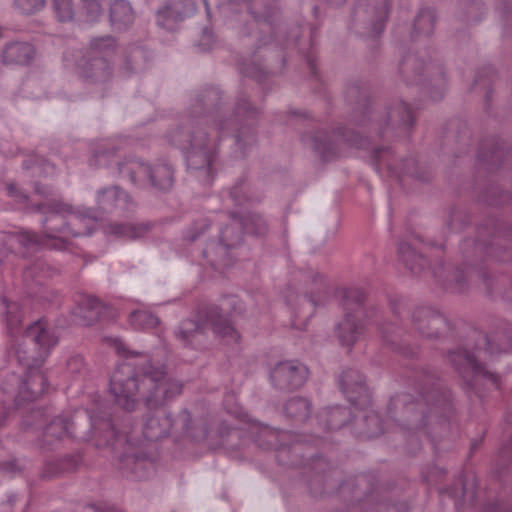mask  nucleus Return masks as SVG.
<instances>
[{"label":"nucleus","instance_id":"1","mask_svg":"<svg viewBox=\"0 0 512 512\" xmlns=\"http://www.w3.org/2000/svg\"><path fill=\"white\" fill-rule=\"evenodd\" d=\"M57 341L56 335L43 322L30 325L25 331L23 341L15 349V356L23 368L25 379L20 381L15 374L8 376L3 382V391L14 396L17 401H31L44 394L48 384L39 368Z\"/></svg>","mask_w":512,"mask_h":512},{"label":"nucleus","instance_id":"2","mask_svg":"<svg viewBox=\"0 0 512 512\" xmlns=\"http://www.w3.org/2000/svg\"><path fill=\"white\" fill-rule=\"evenodd\" d=\"M95 227V220L90 215L72 214L68 221V226L64 227L60 234L62 236H46L39 239L34 233L25 231L19 234L18 242L25 248L47 247L62 249L65 247L63 238L72 235L74 237L89 235Z\"/></svg>","mask_w":512,"mask_h":512},{"label":"nucleus","instance_id":"3","mask_svg":"<svg viewBox=\"0 0 512 512\" xmlns=\"http://www.w3.org/2000/svg\"><path fill=\"white\" fill-rule=\"evenodd\" d=\"M137 382L134 377V364L130 361L121 363L111 377L110 390L117 404L126 410L135 407L137 393L140 390Z\"/></svg>","mask_w":512,"mask_h":512},{"label":"nucleus","instance_id":"4","mask_svg":"<svg viewBox=\"0 0 512 512\" xmlns=\"http://www.w3.org/2000/svg\"><path fill=\"white\" fill-rule=\"evenodd\" d=\"M211 329L214 334L223 338L227 344L236 343L239 339L238 332L230 325L228 320L220 314L212 313L209 320L202 326H199L192 320H186L182 323L179 335L182 340L193 343L202 338L204 330Z\"/></svg>","mask_w":512,"mask_h":512},{"label":"nucleus","instance_id":"5","mask_svg":"<svg viewBox=\"0 0 512 512\" xmlns=\"http://www.w3.org/2000/svg\"><path fill=\"white\" fill-rule=\"evenodd\" d=\"M141 384L147 395H144L148 405L159 404L162 401L177 395L182 390V385L178 381L165 378V372L162 368H156L153 371H145L141 378Z\"/></svg>","mask_w":512,"mask_h":512},{"label":"nucleus","instance_id":"6","mask_svg":"<svg viewBox=\"0 0 512 512\" xmlns=\"http://www.w3.org/2000/svg\"><path fill=\"white\" fill-rule=\"evenodd\" d=\"M307 377V367L294 361L279 363L271 372V380L280 387H300Z\"/></svg>","mask_w":512,"mask_h":512},{"label":"nucleus","instance_id":"7","mask_svg":"<svg viewBox=\"0 0 512 512\" xmlns=\"http://www.w3.org/2000/svg\"><path fill=\"white\" fill-rule=\"evenodd\" d=\"M130 166L133 169L131 179L135 182L147 178L152 185L160 189H168L172 186V173L167 166H159L153 171L146 164L137 161L131 162Z\"/></svg>","mask_w":512,"mask_h":512},{"label":"nucleus","instance_id":"8","mask_svg":"<svg viewBox=\"0 0 512 512\" xmlns=\"http://www.w3.org/2000/svg\"><path fill=\"white\" fill-rule=\"evenodd\" d=\"M100 309V303L96 298L81 296L72 315L78 324L89 325L99 317Z\"/></svg>","mask_w":512,"mask_h":512},{"label":"nucleus","instance_id":"9","mask_svg":"<svg viewBox=\"0 0 512 512\" xmlns=\"http://www.w3.org/2000/svg\"><path fill=\"white\" fill-rule=\"evenodd\" d=\"M35 55V50L29 43H11L3 52L5 63L25 64Z\"/></svg>","mask_w":512,"mask_h":512},{"label":"nucleus","instance_id":"10","mask_svg":"<svg viewBox=\"0 0 512 512\" xmlns=\"http://www.w3.org/2000/svg\"><path fill=\"white\" fill-rule=\"evenodd\" d=\"M98 203L105 211H111L114 208L124 209L128 203V196L119 188L113 187L99 194Z\"/></svg>","mask_w":512,"mask_h":512},{"label":"nucleus","instance_id":"11","mask_svg":"<svg viewBox=\"0 0 512 512\" xmlns=\"http://www.w3.org/2000/svg\"><path fill=\"white\" fill-rule=\"evenodd\" d=\"M359 334L360 326L356 324L355 319L352 316H347L338 325V336L344 345H350L355 342Z\"/></svg>","mask_w":512,"mask_h":512},{"label":"nucleus","instance_id":"12","mask_svg":"<svg viewBox=\"0 0 512 512\" xmlns=\"http://www.w3.org/2000/svg\"><path fill=\"white\" fill-rule=\"evenodd\" d=\"M110 18L113 25L117 23L129 24L133 20L131 6L124 0L115 1L110 10Z\"/></svg>","mask_w":512,"mask_h":512},{"label":"nucleus","instance_id":"13","mask_svg":"<svg viewBox=\"0 0 512 512\" xmlns=\"http://www.w3.org/2000/svg\"><path fill=\"white\" fill-rule=\"evenodd\" d=\"M354 376L353 372H349L344 374L341 377L340 383L343 389V392L347 395L349 401L353 405H358V399L352 395L353 392L359 393V395L363 398L368 399V394L366 388L361 382H356L354 385H350L349 379H352Z\"/></svg>","mask_w":512,"mask_h":512},{"label":"nucleus","instance_id":"14","mask_svg":"<svg viewBox=\"0 0 512 512\" xmlns=\"http://www.w3.org/2000/svg\"><path fill=\"white\" fill-rule=\"evenodd\" d=\"M130 323L135 329H148L155 327L158 319L148 311L138 310L131 314Z\"/></svg>","mask_w":512,"mask_h":512},{"label":"nucleus","instance_id":"15","mask_svg":"<svg viewBox=\"0 0 512 512\" xmlns=\"http://www.w3.org/2000/svg\"><path fill=\"white\" fill-rule=\"evenodd\" d=\"M142 227H136L131 224L113 225L109 227L108 233L126 239H135L141 236Z\"/></svg>","mask_w":512,"mask_h":512},{"label":"nucleus","instance_id":"16","mask_svg":"<svg viewBox=\"0 0 512 512\" xmlns=\"http://www.w3.org/2000/svg\"><path fill=\"white\" fill-rule=\"evenodd\" d=\"M286 413L293 417H305L310 411V403L302 398H294L287 402Z\"/></svg>","mask_w":512,"mask_h":512},{"label":"nucleus","instance_id":"17","mask_svg":"<svg viewBox=\"0 0 512 512\" xmlns=\"http://www.w3.org/2000/svg\"><path fill=\"white\" fill-rule=\"evenodd\" d=\"M163 427H158L156 419H150L146 425L145 436L150 440H156L168 434L170 420L164 419Z\"/></svg>","mask_w":512,"mask_h":512},{"label":"nucleus","instance_id":"18","mask_svg":"<svg viewBox=\"0 0 512 512\" xmlns=\"http://www.w3.org/2000/svg\"><path fill=\"white\" fill-rule=\"evenodd\" d=\"M3 305L6 309L7 326L12 333L21 322L20 308L17 303H7L6 300H3Z\"/></svg>","mask_w":512,"mask_h":512},{"label":"nucleus","instance_id":"19","mask_svg":"<svg viewBox=\"0 0 512 512\" xmlns=\"http://www.w3.org/2000/svg\"><path fill=\"white\" fill-rule=\"evenodd\" d=\"M56 14L60 21L70 20L73 15L71 0H54Z\"/></svg>","mask_w":512,"mask_h":512},{"label":"nucleus","instance_id":"20","mask_svg":"<svg viewBox=\"0 0 512 512\" xmlns=\"http://www.w3.org/2000/svg\"><path fill=\"white\" fill-rule=\"evenodd\" d=\"M47 433L51 436L61 438L66 434H70V424L62 419L54 420L48 427Z\"/></svg>","mask_w":512,"mask_h":512},{"label":"nucleus","instance_id":"21","mask_svg":"<svg viewBox=\"0 0 512 512\" xmlns=\"http://www.w3.org/2000/svg\"><path fill=\"white\" fill-rule=\"evenodd\" d=\"M45 0H17L19 8L24 13H32L43 7Z\"/></svg>","mask_w":512,"mask_h":512},{"label":"nucleus","instance_id":"22","mask_svg":"<svg viewBox=\"0 0 512 512\" xmlns=\"http://www.w3.org/2000/svg\"><path fill=\"white\" fill-rule=\"evenodd\" d=\"M346 414V409L345 408H340V407H336L332 410L331 412V423L330 425L332 427H338L339 424L337 422V419L340 417V416H343Z\"/></svg>","mask_w":512,"mask_h":512},{"label":"nucleus","instance_id":"23","mask_svg":"<svg viewBox=\"0 0 512 512\" xmlns=\"http://www.w3.org/2000/svg\"><path fill=\"white\" fill-rule=\"evenodd\" d=\"M88 6V11L90 14L98 15L101 11L100 5L97 0H85Z\"/></svg>","mask_w":512,"mask_h":512},{"label":"nucleus","instance_id":"24","mask_svg":"<svg viewBox=\"0 0 512 512\" xmlns=\"http://www.w3.org/2000/svg\"><path fill=\"white\" fill-rule=\"evenodd\" d=\"M172 14H173V12L169 8L159 11L158 23L162 26L168 27V25H166V23H165V19L167 16H171Z\"/></svg>","mask_w":512,"mask_h":512},{"label":"nucleus","instance_id":"25","mask_svg":"<svg viewBox=\"0 0 512 512\" xmlns=\"http://www.w3.org/2000/svg\"><path fill=\"white\" fill-rule=\"evenodd\" d=\"M115 42L112 38L108 37V38H105V39H101L97 42V47L99 48H102V47H112L114 46Z\"/></svg>","mask_w":512,"mask_h":512},{"label":"nucleus","instance_id":"26","mask_svg":"<svg viewBox=\"0 0 512 512\" xmlns=\"http://www.w3.org/2000/svg\"><path fill=\"white\" fill-rule=\"evenodd\" d=\"M113 342V345L115 346V349L116 351L119 353V354H124L126 352V349L124 347V344L122 343L121 340L119 339H113L112 340Z\"/></svg>","mask_w":512,"mask_h":512},{"label":"nucleus","instance_id":"27","mask_svg":"<svg viewBox=\"0 0 512 512\" xmlns=\"http://www.w3.org/2000/svg\"><path fill=\"white\" fill-rule=\"evenodd\" d=\"M192 148H193V150H195V155H196L198 152H201V151H202V149H203L202 147H200V146H198V145H196V144H193V145H192Z\"/></svg>","mask_w":512,"mask_h":512},{"label":"nucleus","instance_id":"28","mask_svg":"<svg viewBox=\"0 0 512 512\" xmlns=\"http://www.w3.org/2000/svg\"><path fill=\"white\" fill-rule=\"evenodd\" d=\"M100 64H101V60H99V59L94 60V64H93L94 66H99Z\"/></svg>","mask_w":512,"mask_h":512},{"label":"nucleus","instance_id":"29","mask_svg":"<svg viewBox=\"0 0 512 512\" xmlns=\"http://www.w3.org/2000/svg\"><path fill=\"white\" fill-rule=\"evenodd\" d=\"M245 229H246L248 232H253V230H252L250 227H248V226H245Z\"/></svg>","mask_w":512,"mask_h":512},{"label":"nucleus","instance_id":"30","mask_svg":"<svg viewBox=\"0 0 512 512\" xmlns=\"http://www.w3.org/2000/svg\"><path fill=\"white\" fill-rule=\"evenodd\" d=\"M193 158H194V155H190V156H188V161H192V160H193Z\"/></svg>","mask_w":512,"mask_h":512},{"label":"nucleus","instance_id":"31","mask_svg":"<svg viewBox=\"0 0 512 512\" xmlns=\"http://www.w3.org/2000/svg\"><path fill=\"white\" fill-rule=\"evenodd\" d=\"M400 253H401L402 257L404 258V255H403V247H400Z\"/></svg>","mask_w":512,"mask_h":512},{"label":"nucleus","instance_id":"32","mask_svg":"<svg viewBox=\"0 0 512 512\" xmlns=\"http://www.w3.org/2000/svg\"><path fill=\"white\" fill-rule=\"evenodd\" d=\"M370 420H371V421H374V420L376 421V420H377V417H376V416H375V417H371V418H370Z\"/></svg>","mask_w":512,"mask_h":512}]
</instances>
